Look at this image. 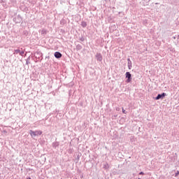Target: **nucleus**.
Masks as SVG:
<instances>
[{
  "label": "nucleus",
  "instance_id": "nucleus-1",
  "mask_svg": "<svg viewBox=\"0 0 179 179\" xmlns=\"http://www.w3.org/2000/svg\"><path fill=\"white\" fill-rule=\"evenodd\" d=\"M29 134L31 136H37L38 135H41L43 132L41 131H34L33 130H30Z\"/></svg>",
  "mask_w": 179,
  "mask_h": 179
},
{
  "label": "nucleus",
  "instance_id": "nucleus-2",
  "mask_svg": "<svg viewBox=\"0 0 179 179\" xmlns=\"http://www.w3.org/2000/svg\"><path fill=\"white\" fill-rule=\"evenodd\" d=\"M164 97H166V93L163 92L162 94H159L155 98V100H163Z\"/></svg>",
  "mask_w": 179,
  "mask_h": 179
},
{
  "label": "nucleus",
  "instance_id": "nucleus-3",
  "mask_svg": "<svg viewBox=\"0 0 179 179\" xmlns=\"http://www.w3.org/2000/svg\"><path fill=\"white\" fill-rule=\"evenodd\" d=\"M126 78H127V82L129 83L132 80V75L129 72L126 73Z\"/></svg>",
  "mask_w": 179,
  "mask_h": 179
},
{
  "label": "nucleus",
  "instance_id": "nucleus-4",
  "mask_svg": "<svg viewBox=\"0 0 179 179\" xmlns=\"http://www.w3.org/2000/svg\"><path fill=\"white\" fill-rule=\"evenodd\" d=\"M96 60L99 61L100 62H101V61H103V56L100 53L96 54Z\"/></svg>",
  "mask_w": 179,
  "mask_h": 179
},
{
  "label": "nucleus",
  "instance_id": "nucleus-5",
  "mask_svg": "<svg viewBox=\"0 0 179 179\" xmlns=\"http://www.w3.org/2000/svg\"><path fill=\"white\" fill-rule=\"evenodd\" d=\"M127 65H128L129 69H131V68H132V62L131 61V59H129V58L127 59Z\"/></svg>",
  "mask_w": 179,
  "mask_h": 179
},
{
  "label": "nucleus",
  "instance_id": "nucleus-6",
  "mask_svg": "<svg viewBox=\"0 0 179 179\" xmlns=\"http://www.w3.org/2000/svg\"><path fill=\"white\" fill-rule=\"evenodd\" d=\"M55 58H61V57H62V54L59 52H55Z\"/></svg>",
  "mask_w": 179,
  "mask_h": 179
},
{
  "label": "nucleus",
  "instance_id": "nucleus-7",
  "mask_svg": "<svg viewBox=\"0 0 179 179\" xmlns=\"http://www.w3.org/2000/svg\"><path fill=\"white\" fill-rule=\"evenodd\" d=\"M81 26L83 27H86L87 26V24L86 23V22H81Z\"/></svg>",
  "mask_w": 179,
  "mask_h": 179
},
{
  "label": "nucleus",
  "instance_id": "nucleus-8",
  "mask_svg": "<svg viewBox=\"0 0 179 179\" xmlns=\"http://www.w3.org/2000/svg\"><path fill=\"white\" fill-rule=\"evenodd\" d=\"M41 34H47V30L46 29L41 30Z\"/></svg>",
  "mask_w": 179,
  "mask_h": 179
},
{
  "label": "nucleus",
  "instance_id": "nucleus-9",
  "mask_svg": "<svg viewBox=\"0 0 179 179\" xmlns=\"http://www.w3.org/2000/svg\"><path fill=\"white\" fill-rule=\"evenodd\" d=\"M76 50H77L78 51H80V50H82V45H76Z\"/></svg>",
  "mask_w": 179,
  "mask_h": 179
},
{
  "label": "nucleus",
  "instance_id": "nucleus-10",
  "mask_svg": "<svg viewBox=\"0 0 179 179\" xmlns=\"http://www.w3.org/2000/svg\"><path fill=\"white\" fill-rule=\"evenodd\" d=\"M14 54H20V50H19V49L15 50L14 52Z\"/></svg>",
  "mask_w": 179,
  "mask_h": 179
},
{
  "label": "nucleus",
  "instance_id": "nucleus-11",
  "mask_svg": "<svg viewBox=\"0 0 179 179\" xmlns=\"http://www.w3.org/2000/svg\"><path fill=\"white\" fill-rule=\"evenodd\" d=\"M20 55H21L22 57H23V55H24V51H20Z\"/></svg>",
  "mask_w": 179,
  "mask_h": 179
},
{
  "label": "nucleus",
  "instance_id": "nucleus-12",
  "mask_svg": "<svg viewBox=\"0 0 179 179\" xmlns=\"http://www.w3.org/2000/svg\"><path fill=\"white\" fill-rule=\"evenodd\" d=\"M179 175V171H178L176 173H175V177H177Z\"/></svg>",
  "mask_w": 179,
  "mask_h": 179
},
{
  "label": "nucleus",
  "instance_id": "nucleus-13",
  "mask_svg": "<svg viewBox=\"0 0 179 179\" xmlns=\"http://www.w3.org/2000/svg\"><path fill=\"white\" fill-rule=\"evenodd\" d=\"M80 41H85V38L81 37V38H80Z\"/></svg>",
  "mask_w": 179,
  "mask_h": 179
},
{
  "label": "nucleus",
  "instance_id": "nucleus-14",
  "mask_svg": "<svg viewBox=\"0 0 179 179\" xmlns=\"http://www.w3.org/2000/svg\"><path fill=\"white\" fill-rule=\"evenodd\" d=\"M53 146H58V143H54Z\"/></svg>",
  "mask_w": 179,
  "mask_h": 179
},
{
  "label": "nucleus",
  "instance_id": "nucleus-15",
  "mask_svg": "<svg viewBox=\"0 0 179 179\" xmlns=\"http://www.w3.org/2000/svg\"><path fill=\"white\" fill-rule=\"evenodd\" d=\"M140 176H143V174H145L143 172H140L139 173Z\"/></svg>",
  "mask_w": 179,
  "mask_h": 179
},
{
  "label": "nucleus",
  "instance_id": "nucleus-16",
  "mask_svg": "<svg viewBox=\"0 0 179 179\" xmlns=\"http://www.w3.org/2000/svg\"><path fill=\"white\" fill-rule=\"evenodd\" d=\"M122 113L123 114H125V110L124 108H122Z\"/></svg>",
  "mask_w": 179,
  "mask_h": 179
},
{
  "label": "nucleus",
  "instance_id": "nucleus-17",
  "mask_svg": "<svg viewBox=\"0 0 179 179\" xmlns=\"http://www.w3.org/2000/svg\"><path fill=\"white\" fill-rule=\"evenodd\" d=\"M107 166H108V164L105 165L104 168H105V169H107Z\"/></svg>",
  "mask_w": 179,
  "mask_h": 179
},
{
  "label": "nucleus",
  "instance_id": "nucleus-18",
  "mask_svg": "<svg viewBox=\"0 0 179 179\" xmlns=\"http://www.w3.org/2000/svg\"><path fill=\"white\" fill-rule=\"evenodd\" d=\"M27 179H31V178H27Z\"/></svg>",
  "mask_w": 179,
  "mask_h": 179
},
{
  "label": "nucleus",
  "instance_id": "nucleus-19",
  "mask_svg": "<svg viewBox=\"0 0 179 179\" xmlns=\"http://www.w3.org/2000/svg\"><path fill=\"white\" fill-rule=\"evenodd\" d=\"M15 18H13V20H15Z\"/></svg>",
  "mask_w": 179,
  "mask_h": 179
}]
</instances>
